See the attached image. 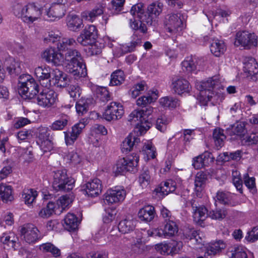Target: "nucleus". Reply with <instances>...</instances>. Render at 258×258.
<instances>
[{
	"mask_svg": "<svg viewBox=\"0 0 258 258\" xmlns=\"http://www.w3.org/2000/svg\"><path fill=\"white\" fill-rule=\"evenodd\" d=\"M88 123V119L83 118L73 126L70 135L67 132H64L65 142L67 145H71L74 144Z\"/></svg>",
	"mask_w": 258,
	"mask_h": 258,
	"instance_id": "obj_14",
	"label": "nucleus"
},
{
	"mask_svg": "<svg viewBox=\"0 0 258 258\" xmlns=\"http://www.w3.org/2000/svg\"><path fill=\"white\" fill-rule=\"evenodd\" d=\"M79 221L76 216L72 213H68L64 218L63 226L68 231H72L77 228Z\"/></svg>",
	"mask_w": 258,
	"mask_h": 258,
	"instance_id": "obj_36",
	"label": "nucleus"
},
{
	"mask_svg": "<svg viewBox=\"0 0 258 258\" xmlns=\"http://www.w3.org/2000/svg\"><path fill=\"white\" fill-rule=\"evenodd\" d=\"M144 6L142 3H139L132 6L130 14L134 17V20H139L144 11Z\"/></svg>",
	"mask_w": 258,
	"mask_h": 258,
	"instance_id": "obj_56",
	"label": "nucleus"
},
{
	"mask_svg": "<svg viewBox=\"0 0 258 258\" xmlns=\"http://www.w3.org/2000/svg\"><path fill=\"white\" fill-rule=\"evenodd\" d=\"M227 211L224 208H216L215 210L210 211L208 216L212 219L216 220H222L227 215Z\"/></svg>",
	"mask_w": 258,
	"mask_h": 258,
	"instance_id": "obj_50",
	"label": "nucleus"
},
{
	"mask_svg": "<svg viewBox=\"0 0 258 258\" xmlns=\"http://www.w3.org/2000/svg\"><path fill=\"white\" fill-rule=\"evenodd\" d=\"M138 217L142 221L148 222L152 221L155 215L154 207L147 205L140 209L138 212Z\"/></svg>",
	"mask_w": 258,
	"mask_h": 258,
	"instance_id": "obj_22",
	"label": "nucleus"
},
{
	"mask_svg": "<svg viewBox=\"0 0 258 258\" xmlns=\"http://www.w3.org/2000/svg\"><path fill=\"white\" fill-rule=\"evenodd\" d=\"M163 5L159 2L154 3L150 4L147 8V13L152 16L154 19H156L162 11Z\"/></svg>",
	"mask_w": 258,
	"mask_h": 258,
	"instance_id": "obj_49",
	"label": "nucleus"
},
{
	"mask_svg": "<svg viewBox=\"0 0 258 258\" xmlns=\"http://www.w3.org/2000/svg\"><path fill=\"white\" fill-rule=\"evenodd\" d=\"M74 182V179L67 176L65 170H58L54 172L52 186L55 190L69 191L73 188Z\"/></svg>",
	"mask_w": 258,
	"mask_h": 258,
	"instance_id": "obj_5",
	"label": "nucleus"
},
{
	"mask_svg": "<svg viewBox=\"0 0 258 258\" xmlns=\"http://www.w3.org/2000/svg\"><path fill=\"white\" fill-rule=\"evenodd\" d=\"M164 238H169L175 236L178 231V227L173 220L167 222L162 229Z\"/></svg>",
	"mask_w": 258,
	"mask_h": 258,
	"instance_id": "obj_30",
	"label": "nucleus"
},
{
	"mask_svg": "<svg viewBox=\"0 0 258 258\" xmlns=\"http://www.w3.org/2000/svg\"><path fill=\"white\" fill-rule=\"evenodd\" d=\"M243 71L247 77L253 81H256L258 78V64L255 59L253 57L245 58L244 62Z\"/></svg>",
	"mask_w": 258,
	"mask_h": 258,
	"instance_id": "obj_18",
	"label": "nucleus"
},
{
	"mask_svg": "<svg viewBox=\"0 0 258 258\" xmlns=\"http://www.w3.org/2000/svg\"><path fill=\"white\" fill-rule=\"evenodd\" d=\"M143 111L141 109H136L131 112L128 116V121L134 125L138 123H143L145 121L143 117Z\"/></svg>",
	"mask_w": 258,
	"mask_h": 258,
	"instance_id": "obj_42",
	"label": "nucleus"
},
{
	"mask_svg": "<svg viewBox=\"0 0 258 258\" xmlns=\"http://www.w3.org/2000/svg\"><path fill=\"white\" fill-rule=\"evenodd\" d=\"M0 240L4 244L8 246L9 248L16 249L18 244V238L13 233H4L0 236Z\"/></svg>",
	"mask_w": 258,
	"mask_h": 258,
	"instance_id": "obj_26",
	"label": "nucleus"
},
{
	"mask_svg": "<svg viewBox=\"0 0 258 258\" xmlns=\"http://www.w3.org/2000/svg\"><path fill=\"white\" fill-rule=\"evenodd\" d=\"M32 225L31 223L24 224L21 226L20 230L21 236L29 243L32 242Z\"/></svg>",
	"mask_w": 258,
	"mask_h": 258,
	"instance_id": "obj_47",
	"label": "nucleus"
},
{
	"mask_svg": "<svg viewBox=\"0 0 258 258\" xmlns=\"http://www.w3.org/2000/svg\"><path fill=\"white\" fill-rule=\"evenodd\" d=\"M169 122L165 115H161L157 119L156 123V128L161 132H164L166 130L167 125Z\"/></svg>",
	"mask_w": 258,
	"mask_h": 258,
	"instance_id": "obj_62",
	"label": "nucleus"
},
{
	"mask_svg": "<svg viewBox=\"0 0 258 258\" xmlns=\"http://www.w3.org/2000/svg\"><path fill=\"white\" fill-rule=\"evenodd\" d=\"M160 105L165 108H175L179 105V100L174 97L166 96L160 99Z\"/></svg>",
	"mask_w": 258,
	"mask_h": 258,
	"instance_id": "obj_43",
	"label": "nucleus"
},
{
	"mask_svg": "<svg viewBox=\"0 0 258 258\" xmlns=\"http://www.w3.org/2000/svg\"><path fill=\"white\" fill-rule=\"evenodd\" d=\"M164 25L170 36L179 35L184 28L180 14L167 15L165 19Z\"/></svg>",
	"mask_w": 258,
	"mask_h": 258,
	"instance_id": "obj_6",
	"label": "nucleus"
},
{
	"mask_svg": "<svg viewBox=\"0 0 258 258\" xmlns=\"http://www.w3.org/2000/svg\"><path fill=\"white\" fill-rule=\"evenodd\" d=\"M230 258H254L252 253H247V249L241 245L235 246L230 250Z\"/></svg>",
	"mask_w": 258,
	"mask_h": 258,
	"instance_id": "obj_31",
	"label": "nucleus"
},
{
	"mask_svg": "<svg viewBox=\"0 0 258 258\" xmlns=\"http://www.w3.org/2000/svg\"><path fill=\"white\" fill-rule=\"evenodd\" d=\"M193 210V218L194 221L201 226H202L203 222L206 220L208 215L207 209L203 206H197L193 202L191 203Z\"/></svg>",
	"mask_w": 258,
	"mask_h": 258,
	"instance_id": "obj_20",
	"label": "nucleus"
},
{
	"mask_svg": "<svg viewBox=\"0 0 258 258\" xmlns=\"http://www.w3.org/2000/svg\"><path fill=\"white\" fill-rule=\"evenodd\" d=\"M172 89L175 93L182 95L185 93H188L190 87L186 80L182 78H179L172 81Z\"/></svg>",
	"mask_w": 258,
	"mask_h": 258,
	"instance_id": "obj_21",
	"label": "nucleus"
},
{
	"mask_svg": "<svg viewBox=\"0 0 258 258\" xmlns=\"http://www.w3.org/2000/svg\"><path fill=\"white\" fill-rule=\"evenodd\" d=\"M76 44V40L73 38H62L57 43V48L59 51L67 52L68 50L71 49V46Z\"/></svg>",
	"mask_w": 258,
	"mask_h": 258,
	"instance_id": "obj_51",
	"label": "nucleus"
},
{
	"mask_svg": "<svg viewBox=\"0 0 258 258\" xmlns=\"http://www.w3.org/2000/svg\"><path fill=\"white\" fill-rule=\"evenodd\" d=\"M257 39L256 35L253 33L247 31H239L235 35L234 45L249 49L257 45Z\"/></svg>",
	"mask_w": 258,
	"mask_h": 258,
	"instance_id": "obj_7",
	"label": "nucleus"
},
{
	"mask_svg": "<svg viewBox=\"0 0 258 258\" xmlns=\"http://www.w3.org/2000/svg\"><path fill=\"white\" fill-rule=\"evenodd\" d=\"M227 133L231 136L241 138L246 133L245 124L244 122L238 121L227 129Z\"/></svg>",
	"mask_w": 258,
	"mask_h": 258,
	"instance_id": "obj_23",
	"label": "nucleus"
},
{
	"mask_svg": "<svg viewBox=\"0 0 258 258\" xmlns=\"http://www.w3.org/2000/svg\"><path fill=\"white\" fill-rule=\"evenodd\" d=\"M69 80L67 76L62 71L58 69H55L52 70L50 79L49 80V83H46L45 87L53 85L58 87H64L68 84Z\"/></svg>",
	"mask_w": 258,
	"mask_h": 258,
	"instance_id": "obj_17",
	"label": "nucleus"
},
{
	"mask_svg": "<svg viewBox=\"0 0 258 258\" xmlns=\"http://www.w3.org/2000/svg\"><path fill=\"white\" fill-rule=\"evenodd\" d=\"M215 200L218 201L221 204L232 206H235L239 204L238 202L234 200L233 195L230 193L222 191H218L217 193Z\"/></svg>",
	"mask_w": 258,
	"mask_h": 258,
	"instance_id": "obj_29",
	"label": "nucleus"
},
{
	"mask_svg": "<svg viewBox=\"0 0 258 258\" xmlns=\"http://www.w3.org/2000/svg\"><path fill=\"white\" fill-rule=\"evenodd\" d=\"M82 21L76 15H71L68 17L67 26L68 28L73 31H76L81 28Z\"/></svg>",
	"mask_w": 258,
	"mask_h": 258,
	"instance_id": "obj_39",
	"label": "nucleus"
},
{
	"mask_svg": "<svg viewBox=\"0 0 258 258\" xmlns=\"http://www.w3.org/2000/svg\"><path fill=\"white\" fill-rule=\"evenodd\" d=\"M88 46H89L88 53L93 55H97L101 52L103 44L96 40Z\"/></svg>",
	"mask_w": 258,
	"mask_h": 258,
	"instance_id": "obj_58",
	"label": "nucleus"
},
{
	"mask_svg": "<svg viewBox=\"0 0 258 258\" xmlns=\"http://www.w3.org/2000/svg\"><path fill=\"white\" fill-rule=\"evenodd\" d=\"M69 120V117L68 115H63L53 122L50 126V128L53 131L62 130L68 124Z\"/></svg>",
	"mask_w": 258,
	"mask_h": 258,
	"instance_id": "obj_46",
	"label": "nucleus"
},
{
	"mask_svg": "<svg viewBox=\"0 0 258 258\" xmlns=\"http://www.w3.org/2000/svg\"><path fill=\"white\" fill-rule=\"evenodd\" d=\"M102 185L100 180L95 178L87 182L85 185V192L88 197H95L102 192Z\"/></svg>",
	"mask_w": 258,
	"mask_h": 258,
	"instance_id": "obj_19",
	"label": "nucleus"
},
{
	"mask_svg": "<svg viewBox=\"0 0 258 258\" xmlns=\"http://www.w3.org/2000/svg\"><path fill=\"white\" fill-rule=\"evenodd\" d=\"M183 71L187 73H191L196 69V64L191 57H187L182 62Z\"/></svg>",
	"mask_w": 258,
	"mask_h": 258,
	"instance_id": "obj_52",
	"label": "nucleus"
},
{
	"mask_svg": "<svg viewBox=\"0 0 258 258\" xmlns=\"http://www.w3.org/2000/svg\"><path fill=\"white\" fill-rule=\"evenodd\" d=\"M207 180V175L204 172L200 171L197 173L195 179V190L198 197L201 196Z\"/></svg>",
	"mask_w": 258,
	"mask_h": 258,
	"instance_id": "obj_25",
	"label": "nucleus"
},
{
	"mask_svg": "<svg viewBox=\"0 0 258 258\" xmlns=\"http://www.w3.org/2000/svg\"><path fill=\"white\" fill-rule=\"evenodd\" d=\"M64 55L65 67L70 74L77 77H84L87 75L86 67L79 51L70 49Z\"/></svg>",
	"mask_w": 258,
	"mask_h": 258,
	"instance_id": "obj_1",
	"label": "nucleus"
},
{
	"mask_svg": "<svg viewBox=\"0 0 258 258\" xmlns=\"http://www.w3.org/2000/svg\"><path fill=\"white\" fill-rule=\"evenodd\" d=\"M155 248L161 254L171 255L169 243L164 242L156 244Z\"/></svg>",
	"mask_w": 258,
	"mask_h": 258,
	"instance_id": "obj_63",
	"label": "nucleus"
},
{
	"mask_svg": "<svg viewBox=\"0 0 258 258\" xmlns=\"http://www.w3.org/2000/svg\"><path fill=\"white\" fill-rule=\"evenodd\" d=\"M12 192L11 186L6 185L3 183L0 185V197L4 202H8L13 200V196Z\"/></svg>",
	"mask_w": 258,
	"mask_h": 258,
	"instance_id": "obj_44",
	"label": "nucleus"
},
{
	"mask_svg": "<svg viewBox=\"0 0 258 258\" xmlns=\"http://www.w3.org/2000/svg\"><path fill=\"white\" fill-rule=\"evenodd\" d=\"M124 80L125 75L124 72L120 70H116L111 75L110 85H120L124 81Z\"/></svg>",
	"mask_w": 258,
	"mask_h": 258,
	"instance_id": "obj_41",
	"label": "nucleus"
},
{
	"mask_svg": "<svg viewBox=\"0 0 258 258\" xmlns=\"http://www.w3.org/2000/svg\"><path fill=\"white\" fill-rule=\"evenodd\" d=\"M72 202V199L68 195L60 197L57 201V206L59 211L62 212V211L67 208Z\"/></svg>",
	"mask_w": 258,
	"mask_h": 258,
	"instance_id": "obj_57",
	"label": "nucleus"
},
{
	"mask_svg": "<svg viewBox=\"0 0 258 258\" xmlns=\"http://www.w3.org/2000/svg\"><path fill=\"white\" fill-rule=\"evenodd\" d=\"M226 137L224 133V130L220 128H215L213 133V140L216 148L219 149L224 145Z\"/></svg>",
	"mask_w": 258,
	"mask_h": 258,
	"instance_id": "obj_33",
	"label": "nucleus"
},
{
	"mask_svg": "<svg viewBox=\"0 0 258 258\" xmlns=\"http://www.w3.org/2000/svg\"><path fill=\"white\" fill-rule=\"evenodd\" d=\"M97 97L103 102L109 100L110 94L105 87H99L96 89Z\"/></svg>",
	"mask_w": 258,
	"mask_h": 258,
	"instance_id": "obj_60",
	"label": "nucleus"
},
{
	"mask_svg": "<svg viewBox=\"0 0 258 258\" xmlns=\"http://www.w3.org/2000/svg\"><path fill=\"white\" fill-rule=\"evenodd\" d=\"M226 247V244L223 240H219L208 244L206 247V253L209 255H214L220 252Z\"/></svg>",
	"mask_w": 258,
	"mask_h": 258,
	"instance_id": "obj_27",
	"label": "nucleus"
},
{
	"mask_svg": "<svg viewBox=\"0 0 258 258\" xmlns=\"http://www.w3.org/2000/svg\"><path fill=\"white\" fill-rule=\"evenodd\" d=\"M139 160L138 156H129L119 159L116 164L114 172L116 175L124 174L127 171H133Z\"/></svg>",
	"mask_w": 258,
	"mask_h": 258,
	"instance_id": "obj_8",
	"label": "nucleus"
},
{
	"mask_svg": "<svg viewBox=\"0 0 258 258\" xmlns=\"http://www.w3.org/2000/svg\"><path fill=\"white\" fill-rule=\"evenodd\" d=\"M34 135L36 141H43L49 138V133L48 128L45 126H40L35 131Z\"/></svg>",
	"mask_w": 258,
	"mask_h": 258,
	"instance_id": "obj_53",
	"label": "nucleus"
},
{
	"mask_svg": "<svg viewBox=\"0 0 258 258\" xmlns=\"http://www.w3.org/2000/svg\"><path fill=\"white\" fill-rule=\"evenodd\" d=\"M97 30L94 25L86 27L77 38V42L83 46H88L96 40Z\"/></svg>",
	"mask_w": 258,
	"mask_h": 258,
	"instance_id": "obj_10",
	"label": "nucleus"
},
{
	"mask_svg": "<svg viewBox=\"0 0 258 258\" xmlns=\"http://www.w3.org/2000/svg\"><path fill=\"white\" fill-rule=\"evenodd\" d=\"M158 91H152L149 93L148 96H143L137 100V105L139 106L144 107L149 104L154 102L158 97Z\"/></svg>",
	"mask_w": 258,
	"mask_h": 258,
	"instance_id": "obj_34",
	"label": "nucleus"
},
{
	"mask_svg": "<svg viewBox=\"0 0 258 258\" xmlns=\"http://www.w3.org/2000/svg\"><path fill=\"white\" fill-rule=\"evenodd\" d=\"M41 250L45 252H50L54 257L59 256L60 255V250L51 243H46L40 246Z\"/></svg>",
	"mask_w": 258,
	"mask_h": 258,
	"instance_id": "obj_55",
	"label": "nucleus"
},
{
	"mask_svg": "<svg viewBox=\"0 0 258 258\" xmlns=\"http://www.w3.org/2000/svg\"><path fill=\"white\" fill-rule=\"evenodd\" d=\"M33 103L42 107H49L54 104L56 94L52 90L44 92L41 86L33 82Z\"/></svg>",
	"mask_w": 258,
	"mask_h": 258,
	"instance_id": "obj_3",
	"label": "nucleus"
},
{
	"mask_svg": "<svg viewBox=\"0 0 258 258\" xmlns=\"http://www.w3.org/2000/svg\"><path fill=\"white\" fill-rule=\"evenodd\" d=\"M67 3V0L53 1L50 8L45 10L43 20L53 21L62 18L65 15Z\"/></svg>",
	"mask_w": 258,
	"mask_h": 258,
	"instance_id": "obj_4",
	"label": "nucleus"
},
{
	"mask_svg": "<svg viewBox=\"0 0 258 258\" xmlns=\"http://www.w3.org/2000/svg\"><path fill=\"white\" fill-rule=\"evenodd\" d=\"M4 163L7 165L0 171V181L7 177L12 171L13 162L11 160L7 159Z\"/></svg>",
	"mask_w": 258,
	"mask_h": 258,
	"instance_id": "obj_59",
	"label": "nucleus"
},
{
	"mask_svg": "<svg viewBox=\"0 0 258 258\" xmlns=\"http://www.w3.org/2000/svg\"><path fill=\"white\" fill-rule=\"evenodd\" d=\"M204 39L210 43V51L215 56L219 57L224 53L226 46L223 40L208 36H205Z\"/></svg>",
	"mask_w": 258,
	"mask_h": 258,
	"instance_id": "obj_16",
	"label": "nucleus"
},
{
	"mask_svg": "<svg viewBox=\"0 0 258 258\" xmlns=\"http://www.w3.org/2000/svg\"><path fill=\"white\" fill-rule=\"evenodd\" d=\"M36 143L44 152L50 151L53 149V143L49 138L43 141H36Z\"/></svg>",
	"mask_w": 258,
	"mask_h": 258,
	"instance_id": "obj_61",
	"label": "nucleus"
},
{
	"mask_svg": "<svg viewBox=\"0 0 258 258\" xmlns=\"http://www.w3.org/2000/svg\"><path fill=\"white\" fill-rule=\"evenodd\" d=\"M136 221L133 219H125L121 221L118 225L120 232L125 234L132 231L135 227Z\"/></svg>",
	"mask_w": 258,
	"mask_h": 258,
	"instance_id": "obj_37",
	"label": "nucleus"
},
{
	"mask_svg": "<svg viewBox=\"0 0 258 258\" xmlns=\"http://www.w3.org/2000/svg\"><path fill=\"white\" fill-rule=\"evenodd\" d=\"M209 153L201 154L193 159L192 165L194 168L199 169L203 168L208 162Z\"/></svg>",
	"mask_w": 258,
	"mask_h": 258,
	"instance_id": "obj_48",
	"label": "nucleus"
},
{
	"mask_svg": "<svg viewBox=\"0 0 258 258\" xmlns=\"http://www.w3.org/2000/svg\"><path fill=\"white\" fill-rule=\"evenodd\" d=\"M51 73L52 70L48 67H38L35 70V75L38 80L40 82L46 80L48 83L50 79Z\"/></svg>",
	"mask_w": 258,
	"mask_h": 258,
	"instance_id": "obj_38",
	"label": "nucleus"
},
{
	"mask_svg": "<svg viewBox=\"0 0 258 258\" xmlns=\"http://www.w3.org/2000/svg\"><path fill=\"white\" fill-rule=\"evenodd\" d=\"M176 189L175 184L172 180H168L161 183L160 186L155 189V191L162 196H167Z\"/></svg>",
	"mask_w": 258,
	"mask_h": 258,
	"instance_id": "obj_28",
	"label": "nucleus"
},
{
	"mask_svg": "<svg viewBox=\"0 0 258 258\" xmlns=\"http://www.w3.org/2000/svg\"><path fill=\"white\" fill-rule=\"evenodd\" d=\"M154 20L150 14L144 11V13L141 16L139 20H134L130 19V26L132 29L138 30H139L141 32L145 33L147 32V28L144 23H146L148 25H152V22Z\"/></svg>",
	"mask_w": 258,
	"mask_h": 258,
	"instance_id": "obj_15",
	"label": "nucleus"
},
{
	"mask_svg": "<svg viewBox=\"0 0 258 258\" xmlns=\"http://www.w3.org/2000/svg\"><path fill=\"white\" fill-rule=\"evenodd\" d=\"M150 175L148 170L143 171L139 177L140 184L142 187H146L150 182Z\"/></svg>",
	"mask_w": 258,
	"mask_h": 258,
	"instance_id": "obj_64",
	"label": "nucleus"
},
{
	"mask_svg": "<svg viewBox=\"0 0 258 258\" xmlns=\"http://www.w3.org/2000/svg\"><path fill=\"white\" fill-rule=\"evenodd\" d=\"M7 64L9 63L10 66L7 67V70L9 73L11 75L13 74H19L21 72V66L20 63L18 61H16L13 57H9V59L6 61Z\"/></svg>",
	"mask_w": 258,
	"mask_h": 258,
	"instance_id": "obj_45",
	"label": "nucleus"
},
{
	"mask_svg": "<svg viewBox=\"0 0 258 258\" xmlns=\"http://www.w3.org/2000/svg\"><path fill=\"white\" fill-rule=\"evenodd\" d=\"M32 78L28 74L21 75L19 78V86L18 92L22 98L27 101H30L32 99L31 93L29 91V87H32Z\"/></svg>",
	"mask_w": 258,
	"mask_h": 258,
	"instance_id": "obj_13",
	"label": "nucleus"
},
{
	"mask_svg": "<svg viewBox=\"0 0 258 258\" xmlns=\"http://www.w3.org/2000/svg\"><path fill=\"white\" fill-rule=\"evenodd\" d=\"M63 158L67 162L74 165L80 164L82 161V157L75 151L64 153Z\"/></svg>",
	"mask_w": 258,
	"mask_h": 258,
	"instance_id": "obj_40",
	"label": "nucleus"
},
{
	"mask_svg": "<svg viewBox=\"0 0 258 258\" xmlns=\"http://www.w3.org/2000/svg\"><path fill=\"white\" fill-rule=\"evenodd\" d=\"M93 102L92 98H81L76 103V109L79 115L86 113L89 109V106Z\"/></svg>",
	"mask_w": 258,
	"mask_h": 258,
	"instance_id": "obj_35",
	"label": "nucleus"
},
{
	"mask_svg": "<svg viewBox=\"0 0 258 258\" xmlns=\"http://www.w3.org/2000/svg\"><path fill=\"white\" fill-rule=\"evenodd\" d=\"M123 114L122 105L120 103L112 102L107 106L103 116L106 120L111 121L120 119Z\"/></svg>",
	"mask_w": 258,
	"mask_h": 258,
	"instance_id": "obj_9",
	"label": "nucleus"
},
{
	"mask_svg": "<svg viewBox=\"0 0 258 258\" xmlns=\"http://www.w3.org/2000/svg\"><path fill=\"white\" fill-rule=\"evenodd\" d=\"M140 142L139 138L129 135L122 142L121 145V150L122 153H128L131 151L134 146Z\"/></svg>",
	"mask_w": 258,
	"mask_h": 258,
	"instance_id": "obj_32",
	"label": "nucleus"
},
{
	"mask_svg": "<svg viewBox=\"0 0 258 258\" xmlns=\"http://www.w3.org/2000/svg\"><path fill=\"white\" fill-rule=\"evenodd\" d=\"M44 3L41 5L35 4L33 5V21L38 19H43V16L46 15L44 9Z\"/></svg>",
	"mask_w": 258,
	"mask_h": 258,
	"instance_id": "obj_54",
	"label": "nucleus"
},
{
	"mask_svg": "<svg viewBox=\"0 0 258 258\" xmlns=\"http://www.w3.org/2000/svg\"><path fill=\"white\" fill-rule=\"evenodd\" d=\"M104 11V6L101 4H98L92 10L83 12L82 17L86 20L92 22L98 16L103 14Z\"/></svg>",
	"mask_w": 258,
	"mask_h": 258,
	"instance_id": "obj_24",
	"label": "nucleus"
},
{
	"mask_svg": "<svg viewBox=\"0 0 258 258\" xmlns=\"http://www.w3.org/2000/svg\"><path fill=\"white\" fill-rule=\"evenodd\" d=\"M219 84L217 77L209 78L205 81L197 83L196 87L200 91L198 100L201 105H207L208 102L216 97L214 89Z\"/></svg>",
	"mask_w": 258,
	"mask_h": 258,
	"instance_id": "obj_2",
	"label": "nucleus"
},
{
	"mask_svg": "<svg viewBox=\"0 0 258 258\" xmlns=\"http://www.w3.org/2000/svg\"><path fill=\"white\" fill-rule=\"evenodd\" d=\"M126 195L125 189L121 187H115L108 189L104 195L105 201L108 204H118L124 200Z\"/></svg>",
	"mask_w": 258,
	"mask_h": 258,
	"instance_id": "obj_11",
	"label": "nucleus"
},
{
	"mask_svg": "<svg viewBox=\"0 0 258 258\" xmlns=\"http://www.w3.org/2000/svg\"><path fill=\"white\" fill-rule=\"evenodd\" d=\"M20 9L21 6L19 4L14 5L13 8L14 14L16 16L20 15L23 22L30 26L32 23V3L29 2L25 5L21 12Z\"/></svg>",
	"mask_w": 258,
	"mask_h": 258,
	"instance_id": "obj_12",
	"label": "nucleus"
}]
</instances>
